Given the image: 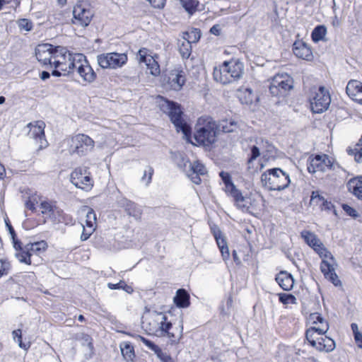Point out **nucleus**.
Masks as SVG:
<instances>
[{
	"label": "nucleus",
	"mask_w": 362,
	"mask_h": 362,
	"mask_svg": "<svg viewBox=\"0 0 362 362\" xmlns=\"http://www.w3.org/2000/svg\"><path fill=\"white\" fill-rule=\"evenodd\" d=\"M278 284L284 290L290 291L293 288L294 279L293 276L286 271H281L275 278Z\"/></svg>",
	"instance_id": "c85d7f7f"
},
{
	"label": "nucleus",
	"mask_w": 362,
	"mask_h": 362,
	"mask_svg": "<svg viewBox=\"0 0 362 362\" xmlns=\"http://www.w3.org/2000/svg\"><path fill=\"white\" fill-rule=\"evenodd\" d=\"M183 336V325H176L166 317L163 325L158 337L166 338L171 345H177L180 343Z\"/></svg>",
	"instance_id": "2eb2a0df"
},
{
	"label": "nucleus",
	"mask_w": 362,
	"mask_h": 362,
	"mask_svg": "<svg viewBox=\"0 0 362 362\" xmlns=\"http://www.w3.org/2000/svg\"><path fill=\"white\" fill-rule=\"evenodd\" d=\"M346 151L349 155L354 156V160L357 163L362 162V147L354 146V148H348Z\"/></svg>",
	"instance_id": "c03bdc74"
},
{
	"label": "nucleus",
	"mask_w": 362,
	"mask_h": 362,
	"mask_svg": "<svg viewBox=\"0 0 362 362\" xmlns=\"http://www.w3.org/2000/svg\"><path fill=\"white\" fill-rule=\"evenodd\" d=\"M206 173V170L205 166L200 161L197 160L191 164L188 176L194 184L199 185L202 182L200 175H204Z\"/></svg>",
	"instance_id": "bb28decb"
},
{
	"label": "nucleus",
	"mask_w": 362,
	"mask_h": 362,
	"mask_svg": "<svg viewBox=\"0 0 362 362\" xmlns=\"http://www.w3.org/2000/svg\"><path fill=\"white\" fill-rule=\"evenodd\" d=\"M25 208L32 213H36L42 219V223H47L52 219L59 208L57 201L48 197H43L36 191L25 188L22 192Z\"/></svg>",
	"instance_id": "7ed1b4c3"
},
{
	"label": "nucleus",
	"mask_w": 362,
	"mask_h": 362,
	"mask_svg": "<svg viewBox=\"0 0 362 362\" xmlns=\"http://www.w3.org/2000/svg\"><path fill=\"white\" fill-rule=\"evenodd\" d=\"M45 223H42V219L40 217L39 219L34 218H27L23 222V226L26 230H31L37 227L38 226L43 225Z\"/></svg>",
	"instance_id": "79ce46f5"
},
{
	"label": "nucleus",
	"mask_w": 362,
	"mask_h": 362,
	"mask_svg": "<svg viewBox=\"0 0 362 362\" xmlns=\"http://www.w3.org/2000/svg\"><path fill=\"white\" fill-rule=\"evenodd\" d=\"M311 327L305 331V340L318 351L331 352L335 349L334 341L325 335L329 326L321 314L311 313L308 317Z\"/></svg>",
	"instance_id": "f03ea898"
},
{
	"label": "nucleus",
	"mask_w": 362,
	"mask_h": 362,
	"mask_svg": "<svg viewBox=\"0 0 362 362\" xmlns=\"http://www.w3.org/2000/svg\"><path fill=\"white\" fill-rule=\"evenodd\" d=\"M293 88V80L287 74H276L269 85V92L275 97H286Z\"/></svg>",
	"instance_id": "9b49d317"
},
{
	"label": "nucleus",
	"mask_w": 362,
	"mask_h": 362,
	"mask_svg": "<svg viewBox=\"0 0 362 362\" xmlns=\"http://www.w3.org/2000/svg\"><path fill=\"white\" fill-rule=\"evenodd\" d=\"M260 156V151L259 147L256 146H252L251 147V154L250 158H248V163H252L253 160H255L257 158H258Z\"/></svg>",
	"instance_id": "4d7b16f0"
},
{
	"label": "nucleus",
	"mask_w": 362,
	"mask_h": 362,
	"mask_svg": "<svg viewBox=\"0 0 362 362\" xmlns=\"http://www.w3.org/2000/svg\"><path fill=\"white\" fill-rule=\"evenodd\" d=\"M320 269L325 277L329 279L334 286H341V281L335 273L334 269L327 260L323 259L322 261Z\"/></svg>",
	"instance_id": "cd10ccee"
},
{
	"label": "nucleus",
	"mask_w": 362,
	"mask_h": 362,
	"mask_svg": "<svg viewBox=\"0 0 362 362\" xmlns=\"http://www.w3.org/2000/svg\"><path fill=\"white\" fill-rule=\"evenodd\" d=\"M293 52L298 58L311 61L313 58L310 47L303 40H296L293 45Z\"/></svg>",
	"instance_id": "b1692460"
},
{
	"label": "nucleus",
	"mask_w": 362,
	"mask_h": 362,
	"mask_svg": "<svg viewBox=\"0 0 362 362\" xmlns=\"http://www.w3.org/2000/svg\"><path fill=\"white\" fill-rule=\"evenodd\" d=\"M261 182L263 187L270 191H281L288 187L291 180L286 172L281 168H274L262 174Z\"/></svg>",
	"instance_id": "0eeeda50"
},
{
	"label": "nucleus",
	"mask_w": 362,
	"mask_h": 362,
	"mask_svg": "<svg viewBox=\"0 0 362 362\" xmlns=\"http://www.w3.org/2000/svg\"><path fill=\"white\" fill-rule=\"evenodd\" d=\"M173 302L177 308H188L190 305V296L185 288H179L173 298Z\"/></svg>",
	"instance_id": "7c9ffc66"
},
{
	"label": "nucleus",
	"mask_w": 362,
	"mask_h": 362,
	"mask_svg": "<svg viewBox=\"0 0 362 362\" xmlns=\"http://www.w3.org/2000/svg\"><path fill=\"white\" fill-rule=\"evenodd\" d=\"M11 269V263L6 259L0 258V278L3 276H6L8 274Z\"/></svg>",
	"instance_id": "09e8293b"
},
{
	"label": "nucleus",
	"mask_w": 362,
	"mask_h": 362,
	"mask_svg": "<svg viewBox=\"0 0 362 362\" xmlns=\"http://www.w3.org/2000/svg\"><path fill=\"white\" fill-rule=\"evenodd\" d=\"M322 200H323V197H321L317 192H313L310 199L311 202L316 201L317 202H321Z\"/></svg>",
	"instance_id": "0e129e2a"
},
{
	"label": "nucleus",
	"mask_w": 362,
	"mask_h": 362,
	"mask_svg": "<svg viewBox=\"0 0 362 362\" xmlns=\"http://www.w3.org/2000/svg\"><path fill=\"white\" fill-rule=\"evenodd\" d=\"M122 290L127 292L129 294H131L134 292V288L132 286L128 285L124 281V284L122 285Z\"/></svg>",
	"instance_id": "338daca9"
},
{
	"label": "nucleus",
	"mask_w": 362,
	"mask_h": 362,
	"mask_svg": "<svg viewBox=\"0 0 362 362\" xmlns=\"http://www.w3.org/2000/svg\"><path fill=\"white\" fill-rule=\"evenodd\" d=\"M327 34V28L324 25H317L311 33V37L314 42L324 40Z\"/></svg>",
	"instance_id": "4c0bfd02"
},
{
	"label": "nucleus",
	"mask_w": 362,
	"mask_h": 362,
	"mask_svg": "<svg viewBox=\"0 0 362 362\" xmlns=\"http://www.w3.org/2000/svg\"><path fill=\"white\" fill-rule=\"evenodd\" d=\"M70 181L77 188L88 192L94 186V180L88 167L75 168L70 174Z\"/></svg>",
	"instance_id": "f8f14e48"
},
{
	"label": "nucleus",
	"mask_w": 362,
	"mask_h": 362,
	"mask_svg": "<svg viewBox=\"0 0 362 362\" xmlns=\"http://www.w3.org/2000/svg\"><path fill=\"white\" fill-rule=\"evenodd\" d=\"M51 222L53 224H62L66 226H72L75 224L76 220L72 215L65 212L60 206H59L51 220Z\"/></svg>",
	"instance_id": "a878e982"
},
{
	"label": "nucleus",
	"mask_w": 362,
	"mask_h": 362,
	"mask_svg": "<svg viewBox=\"0 0 362 362\" xmlns=\"http://www.w3.org/2000/svg\"><path fill=\"white\" fill-rule=\"evenodd\" d=\"M67 151L71 156L83 157L92 152L95 146V141L88 135L78 133L71 135L65 139Z\"/></svg>",
	"instance_id": "423d86ee"
},
{
	"label": "nucleus",
	"mask_w": 362,
	"mask_h": 362,
	"mask_svg": "<svg viewBox=\"0 0 362 362\" xmlns=\"http://www.w3.org/2000/svg\"><path fill=\"white\" fill-rule=\"evenodd\" d=\"M221 27L219 24L213 25L210 29V33L218 36L221 34Z\"/></svg>",
	"instance_id": "680f3d73"
},
{
	"label": "nucleus",
	"mask_w": 362,
	"mask_h": 362,
	"mask_svg": "<svg viewBox=\"0 0 362 362\" xmlns=\"http://www.w3.org/2000/svg\"><path fill=\"white\" fill-rule=\"evenodd\" d=\"M202 33L199 28H191L188 31L182 33V37L191 43H197L201 37Z\"/></svg>",
	"instance_id": "e433bc0d"
},
{
	"label": "nucleus",
	"mask_w": 362,
	"mask_h": 362,
	"mask_svg": "<svg viewBox=\"0 0 362 362\" xmlns=\"http://www.w3.org/2000/svg\"><path fill=\"white\" fill-rule=\"evenodd\" d=\"M76 69L85 82L91 83L96 78L97 76L95 72L89 64L86 57L83 54H76L75 70Z\"/></svg>",
	"instance_id": "a211bd4d"
},
{
	"label": "nucleus",
	"mask_w": 362,
	"mask_h": 362,
	"mask_svg": "<svg viewBox=\"0 0 362 362\" xmlns=\"http://www.w3.org/2000/svg\"><path fill=\"white\" fill-rule=\"evenodd\" d=\"M314 250L320 255L321 258H322V260L325 258H330L331 259H334L331 252H329L327 248H325L322 242L318 244V246H316L314 248Z\"/></svg>",
	"instance_id": "37998d69"
},
{
	"label": "nucleus",
	"mask_w": 362,
	"mask_h": 362,
	"mask_svg": "<svg viewBox=\"0 0 362 362\" xmlns=\"http://www.w3.org/2000/svg\"><path fill=\"white\" fill-rule=\"evenodd\" d=\"M6 225L8 226V231H9V233H10L11 239H12V243H13V247H14L15 250L16 251L22 243L17 238L16 233L15 230L13 228V226L11 224H9L8 223H6Z\"/></svg>",
	"instance_id": "de8ad7c7"
},
{
	"label": "nucleus",
	"mask_w": 362,
	"mask_h": 362,
	"mask_svg": "<svg viewBox=\"0 0 362 362\" xmlns=\"http://www.w3.org/2000/svg\"><path fill=\"white\" fill-rule=\"evenodd\" d=\"M347 189L358 199L362 200V177H354L347 182Z\"/></svg>",
	"instance_id": "473e14b6"
},
{
	"label": "nucleus",
	"mask_w": 362,
	"mask_h": 362,
	"mask_svg": "<svg viewBox=\"0 0 362 362\" xmlns=\"http://www.w3.org/2000/svg\"><path fill=\"white\" fill-rule=\"evenodd\" d=\"M96 225V216L95 212L90 209L88 212L86 214V218L85 221V223L82 224V226L90 227V228H95Z\"/></svg>",
	"instance_id": "49530a36"
},
{
	"label": "nucleus",
	"mask_w": 362,
	"mask_h": 362,
	"mask_svg": "<svg viewBox=\"0 0 362 362\" xmlns=\"http://www.w3.org/2000/svg\"><path fill=\"white\" fill-rule=\"evenodd\" d=\"M12 335L14 339H17V343L18 344V346L25 349L28 350L30 345V344H25L23 342L22 340V330L21 329H17L13 331Z\"/></svg>",
	"instance_id": "a18cd8bd"
},
{
	"label": "nucleus",
	"mask_w": 362,
	"mask_h": 362,
	"mask_svg": "<svg viewBox=\"0 0 362 362\" xmlns=\"http://www.w3.org/2000/svg\"><path fill=\"white\" fill-rule=\"evenodd\" d=\"M13 4V5L11 6L10 8H12L13 9H16L17 7L20 5V1L18 0H0V4L1 8H3V7L7 4Z\"/></svg>",
	"instance_id": "13d9d810"
},
{
	"label": "nucleus",
	"mask_w": 362,
	"mask_h": 362,
	"mask_svg": "<svg viewBox=\"0 0 362 362\" xmlns=\"http://www.w3.org/2000/svg\"><path fill=\"white\" fill-rule=\"evenodd\" d=\"M99 66L103 69H117L124 66L128 62L127 53L108 52L99 54L97 57Z\"/></svg>",
	"instance_id": "4468645a"
},
{
	"label": "nucleus",
	"mask_w": 362,
	"mask_h": 362,
	"mask_svg": "<svg viewBox=\"0 0 362 362\" xmlns=\"http://www.w3.org/2000/svg\"><path fill=\"white\" fill-rule=\"evenodd\" d=\"M346 92L352 100L362 104V83L361 81H349L346 88Z\"/></svg>",
	"instance_id": "393cba45"
},
{
	"label": "nucleus",
	"mask_w": 362,
	"mask_h": 362,
	"mask_svg": "<svg viewBox=\"0 0 362 362\" xmlns=\"http://www.w3.org/2000/svg\"><path fill=\"white\" fill-rule=\"evenodd\" d=\"M343 209L350 216L356 217L357 216V211L354 208L351 207L347 204L343 205Z\"/></svg>",
	"instance_id": "bf43d9fd"
},
{
	"label": "nucleus",
	"mask_w": 362,
	"mask_h": 362,
	"mask_svg": "<svg viewBox=\"0 0 362 362\" xmlns=\"http://www.w3.org/2000/svg\"><path fill=\"white\" fill-rule=\"evenodd\" d=\"M221 132L220 124L209 116L200 117L197 122L194 139L196 146L206 147L214 144Z\"/></svg>",
	"instance_id": "20e7f679"
},
{
	"label": "nucleus",
	"mask_w": 362,
	"mask_h": 362,
	"mask_svg": "<svg viewBox=\"0 0 362 362\" xmlns=\"http://www.w3.org/2000/svg\"><path fill=\"white\" fill-rule=\"evenodd\" d=\"M156 9H163L166 4L167 0H146Z\"/></svg>",
	"instance_id": "6e6d98bb"
},
{
	"label": "nucleus",
	"mask_w": 362,
	"mask_h": 362,
	"mask_svg": "<svg viewBox=\"0 0 362 362\" xmlns=\"http://www.w3.org/2000/svg\"><path fill=\"white\" fill-rule=\"evenodd\" d=\"M122 354L127 362H132L136 356L133 346L129 342L120 344Z\"/></svg>",
	"instance_id": "c9c22d12"
},
{
	"label": "nucleus",
	"mask_w": 362,
	"mask_h": 362,
	"mask_svg": "<svg viewBox=\"0 0 362 362\" xmlns=\"http://www.w3.org/2000/svg\"><path fill=\"white\" fill-rule=\"evenodd\" d=\"M83 341L82 345L87 346L91 352L94 351V345L93 338L88 334H83L81 337Z\"/></svg>",
	"instance_id": "603ef678"
},
{
	"label": "nucleus",
	"mask_w": 362,
	"mask_h": 362,
	"mask_svg": "<svg viewBox=\"0 0 362 362\" xmlns=\"http://www.w3.org/2000/svg\"><path fill=\"white\" fill-rule=\"evenodd\" d=\"M95 228H88L83 226V231L81 235V240L82 241L87 240L92 233L95 231Z\"/></svg>",
	"instance_id": "5fc2aeb1"
},
{
	"label": "nucleus",
	"mask_w": 362,
	"mask_h": 362,
	"mask_svg": "<svg viewBox=\"0 0 362 362\" xmlns=\"http://www.w3.org/2000/svg\"><path fill=\"white\" fill-rule=\"evenodd\" d=\"M136 59L139 64H145L148 73L155 77L160 75L159 56L146 47H141L136 54Z\"/></svg>",
	"instance_id": "9d476101"
},
{
	"label": "nucleus",
	"mask_w": 362,
	"mask_h": 362,
	"mask_svg": "<svg viewBox=\"0 0 362 362\" xmlns=\"http://www.w3.org/2000/svg\"><path fill=\"white\" fill-rule=\"evenodd\" d=\"M18 25L21 30L30 31L33 28L32 21L27 18H21L18 21Z\"/></svg>",
	"instance_id": "3c124183"
},
{
	"label": "nucleus",
	"mask_w": 362,
	"mask_h": 362,
	"mask_svg": "<svg viewBox=\"0 0 362 362\" xmlns=\"http://www.w3.org/2000/svg\"><path fill=\"white\" fill-rule=\"evenodd\" d=\"M179 52L183 59H188L192 54V43L185 40L179 45Z\"/></svg>",
	"instance_id": "a19ab883"
},
{
	"label": "nucleus",
	"mask_w": 362,
	"mask_h": 362,
	"mask_svg": "<svg viewBox=\"0 0 362 362\" xmlns=\"http://www.w3.org/2000/svg\"><path fill=\"white\" fill-rule=\"evenodd\" d=\"M186 83V74L182 69H174L170 72L168 83L170 89L180 91Z\"/></svg>",
	"instance_id": "5701e85b"
},
{
	"label": "nucleus",
	"mask_w": 362,
	"mask_h": 362,
	"mask_svg": "<svg viewBox=\"0 0 362 362\" xmlns=\"http://www.w3.org/2000/svg\"><path fill=\"white\" fill-rule=\"evenodd\" d=\"M35 56L42 65L53 69L54 76H69L75 71L76 54L66 47L49 43L39 44L35 48Z\"/></svg>",
	"instance_id": "f257e3e1"
},
{
	"label": "nucleus",
	"mask_w": 362,
	"mask_h": 362,
	"mask_svg": "<svg viewBox=\"0 0 362 362\" xmlns=\"http://www.w3.org/2000/svg\"><path fill=\"white\" fill-rule=\"evenodd\" d=\"M354 335V339L357 344V346L358 348L362 349V333L361 332H357L355 333Z\"/></svg>",
	"instance_id": "e2e57ef3"
},
{
	"label": "nucleus",
	"mask_w": 362,
	"mask_h": 362,
	"mask_svg": "<svg viewBox=\"0 0 362 362\" xmlns=\"http://www.w3.org/2000/svg\"><path fill=\"white\" fill-rule=\"evenodd\" d=\"M301 235L306 243L313 249L321 242L314 233L309 231H303Z\"/></svg>",
	"instance_id": "ea45409f"
},
{
	"label": "nucleus",
	"mask_w": 362,
	"mask_h": 362,
	"mask_svg": "<svg viewBox=\"0 0 362 362\" xmlns=\"http://www.w3.org/2000/svg\"><path fill=\"white\" fill-rule=\"evenodd\" d=\"M332 167V161L331 158L326 154L316 155L314 158L310 159L308 165V170L310 173L316 172H325L327 170L331 169Z\"/></svg>",
	"instance_id": "aec40b11"
},
{
	"label": "nucleus",
	"mask_w": 362,
	"mask_h": 362,
	"mask_svg": "<svg viewBox=\"0 0 362 362\" xmlns=\"http://www.w3.org/2000/svg\"><path fill=\"white\" fill-rule=\"evenodd\" d=\"M310 102L312 111L315 113H321L326 110L330 104L329 93L325 87L320 86Z\"/></svg>",
	"instance_id": "f3484780"
},
{
	"label": "nucleus",
	"mask_w": 362,
	"mask_h": 362,
	"mask_svg": "<svg viewBox=\"0 0 362 362\" xmlns=\"http://www.w3.org/2000/svg\"><path fill=\"white\" fill-rule=\"evenodd\" d=\"M211 230L222 255L224 256V254L226 253V241L224 236L219 228L215 225L211 226Z\"/></svg>",
	"instance_id": "72a5a7b5"
},
{
	"label": "nucleus",
	"mask_w": 362,
	"mask_h": 362,
	"mask_svg": "<svg viewBox=\"0 0 362 362\" xmlns=\"http://www.w3.org/2000/svg\"><path fill=\"white\" fill-rule=\"evenodd\" d=\"M153 173V168L151 166H148L147 169L144 170V175L141 177V181L144 182L146 185H148L151 182Z\"/></svg>",
	"instance_id": "8fccbe9b"
},
{
	"label": "nucleus",
	"mask_w": 362,
	"mask_h": 362,
	"mask_svg": "<svg viewBox=\"0 0 362 362\" xmlns=\"http://www.w3.org/2000/svg\"><path fill=\"white\" fill-rule=\"evenodd\" d=\"M47 247L48 245L45 240L29 243L24 246L21 244L16 251V257L20 262L31 265V257L33 255L40 256L47 250Z\"/></svg>",
	"instance_id": "6e6552de"
},
{
	"label": "nucleus",
	"mask_w": 362,
	"mask_h": 362,
	"mask_svg": "<svg viewBox=\"0 0 362 362\" xmlns=\"http://www.w3.org/2000/svg\"><path fill=\"white\" fill-rule=\"evenodd\" d=\"M182 6L189 14L193 15L197 10L199 6L198 0H180Z\"/></svg>",
	"instance_id": "58836bf2"
},
{
	"label": "nucleus",
	"mask_w": 362,
	"mask_h": 362,
	"mask_svg": "<svg viewBox=\"0 0 362 362\" xmlns=\"http://www.w3.org/2000/svg\"><path fill=\"white\" fill-rule=\"evenodd\" d=\"M230 127L231 128L229 129L228 127V133L236 131V129L238 128V122H236L235 120H233V119L230 120Z\"/></svg>",
	"instance_id": "69168bd1"
},
{
	"label": "nucleus",
	"mask_w": 362,
	"mask_h": 362,
	"mask_svg": "<svg viewBox=\"0 0 362 362\" xmlns=\"http://www.w3.org/2000/svg\"><path fill=\"white\" fill-rule=\"evenodd\" d=\"M45 127L46 124L42 120H37L33 122H30L27 124V127L29 128L28 135L30 138L40 143V150L47 148L49 145L48 141L45 137Z\"/></svg>",
	"instance_id": "6ab92c4d"
},
{
	"label": "nucleus",
	"mask_w": 362,
	"mask_h": 362,
	"mask_svg": "<svg viewBox=\"0 0 362 362\" xmlns=\"http://www.w3.org/2000/svg\"><path fill=\"white\" fill-rule=\"evenodd\" d=\"M124 284V280H120L117 284L108 283L107 287L111 290L122 289V285Z\"/></svg>",
	"instance_id": "052dcab7"
},
{
	"label": "nucleus",
	"mask_w": 362,
	"mask_h": 362,
	"mask_svg": "<svg viewBox=\"0 0 362 362\" xmlns=\"http://www.w3.org/2000/svg\"><path fill=\"white\" fill-rule=\"evenodd\" d=\"M243 180V179L240 177L235 183L228 173V192L231 200L237 208L245 210L248 209L249 200L240 187Z\"/></svg>",
	"instance_id": "ddd939ff"
},
{
	"label": "nucleus",
	"mask_w": 362,
	"mask_h": 362,
	"mask_svg": "<svg viewBox=\"0 0 362 362\" xmlns=\"http://www.w3.org/2000/svg\"><path fill=\"white\" fill-rule=\"evenodd\" d=\"M296 297L292 294L282 293L279 295V300L284 304L295 303Z\"/></svg>",
	"instance_id": "864d4df0"
},
{
	"label": "nucleus",
	"mask_w": 362,
	"mask_h": 362,
	"mask_svg": "<svg viewBox=\"0 0 362 362\" xmlns=\"http://www.w3.org/2000/svg\"><path fill=\"white\" fill-rule=\"evenodd\" d=\"M94 16L93 11L82 4H76L73 9L71 22L74 25L86 28L90 25Z\"/></svg>",
	"instance_id": "dca6fc26"
},
{
	"label": "nucleus",
	"mask_w": 362,
	"mask_h": 362,
	"mask_svg": "<svg viewBox=\"0 0 362 362\" xmlns=\"http://www.w3.org/2000/svg\"><path fill=\"white\" fill-rule=\"evenodd\" d=\"M213 77L216 82L222 84L226 83V61L214 68Z\"/></svg>",
	"instance_id": "f704fd0d"
},
{
	"label": "nucleus",
	"mask_w": 362,
	"mask_h": 362,
	"mask_svg": "<svg viewBox=\"0 0 362 362\" xmlns=\"http://www.w3.org/2000/svg\"><path fill=\"white\" fill-rule=\"evenodd\" d=\"M235 96L240 103L248 107L256 105L259 102V96L255 94L252 89L247 86H240L236 90Z\"/></svg>",
	"instance_id": "412c9836"
},
{
	"label": "nucleus",
	"mask_w": 362,
	"mask_h": 362,
	"mask_svg": "<svg viewBox=\"0 0 362 362\" xmlns=\"http://www.w3.org/2000/svg\"><path fill=\"white\" fill-rule=\"evenodd\" d=\"M122 207L129 216L134 217L136 220L141 218L142 210L135 202L125 199L123 200Z\"/></svg>",
	"instance_id": "c756f323"
},
{
	"label": "nucleus",
	"mask_w": 362,
	"mask_h": 362,
	"mask_svg": "<svg viewBox=\"0 0 362 362\" xmlns=\"http://www.w3.org/2000/svg\"><path fill=\"white\" fill-rule=\"evenodd\" d=\"M166 317L165 313L148 310L142 317V328L148 334L158 337Z\"/></svg>",
	"instance_id": "1a4fd4ad"
},
{
	"label": "nucleus",
	"mask_w": 362,
	"mask_h": 362,
	"mask_svg": "<svg viewBox=\"0 0 362 362\" xmlns=\"http://www.w3.org/2000/svg\"><path fill=\"white\" fill-rule=\"evenodd\" d=\"M6 176V170L4 165L0 163V180H4Z\"/></svg>",
	"instance_id": "774afa93"
},
{
	"label": "nucleus",
	"mask_w": 362,
	"mask_h": 362,
	"mask_svg": "<svg viewBox=\"0 0 362 362\" xmlns=\"http://www.w3.org/2000/svg\"><path fill=\"white\" fill-rule=\"evenodd\" d=\"M126 334L140 340L150 350L153 351L162 362H175L174 359L171 357L170 355L168 354L167 353H164L158 345L154 344L151 340L139 334H132L131 333Z\"/></svg>",
	"instance_id": "4be33fe9"
},
{
	"label": "nucleus",
	"mask_w": 362,
	"mask_h": 362,
	"mask_svg": "<svg viewBox=\"0 0 362 362\" xmlns=\"http://www.w3.org/2000/svg\"><path fill=\"white\" fill-rule=\"evenodd\" d=\"M228 74L233 80L241 77L243 74V64L238 59H231L228 62Z\"/></svg>",
	"instance_id": "2f4dec72"
},
{
	"label": "nucleus",
	"mask_w": 362,
	"mask_h": 362,
	"mask_svg": "<svg viewBox=\"0 0 362 362\" xmlns=\"http://www.w3.org/2000/svg\"><path fill=\"white\" fill-rule=\"evenodd\" d=\"M158 98L160 100V109L168 115L176 130L181 131L187 139L191 138L192 129L183 118L184 113L181 105L163 96L159 95Z\"/></svg>",
	"instance_id": "39448f33"
}]
</instances>
